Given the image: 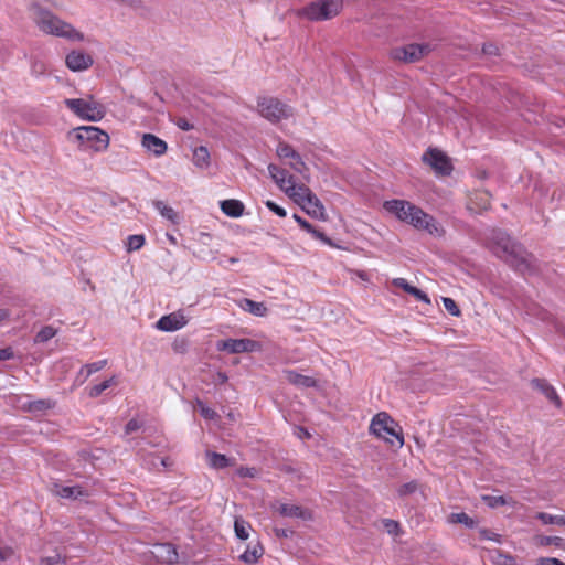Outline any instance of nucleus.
I'll list each match as a JSON object with an SVG mask.
<instances>
[{
	"mask_svg": "<svg viewBox=\"0 0 565 565\" xmlns=\"http://www.w3.org/2000/svg\"><path fill=\"white\" fill-rule=\"evenodd\" d=\"M387 212L394 214L399 221L407 223L416 230L426 231L435 237H441L445 234L444 227L436 218L424 212L417 205L405 200H391L384 203Z\"/></svg>",
	"mask_w": 565,
	"mask_h": 565,
	"instance_id": "nucleus-1",
	"label": "nucleus"
},
{
	"mask_svg": "<svg viewBox=\"0 0 565 565\" xmlns=\"http://www.w3.org/2000/svg\"><path fill=\"white\" fill-rule=\"evenodd\" d=\"M491 249L494 255L521 273L532 270V258L524 247L514 242L505 232L493 231L490 237Z\"/></svg>",
	"mask_w": 565,
	"mask_h": 565,
	"instance_id": "nucleus-2",
	"label": "nucleus"
},
{
	"mask_svg": "<svg viewBox=\"0 0 565 565\" xmlns=\"http://www.w3.org/2000/svg\"><path fill=\"white\" fill-rule=\"evenodd\" d=\"M34 22L39 29L46 33L71 41H83L84 34L76 30L72 24L61 20L49 10L34 6Z\"/></svg>",
	"mask_w": 565,
	"mask_h": 565,
	"instance_id": "nucleus-3",
	"label": "nucleus"
},
{
	"mask_svg": "<svg viewBox=\"0 0 565 565\" xmlns=\"http://www.w3.org/2000/svg\"><path fill=\"white\" fill-rule=\"evenodd\" d=\"M68 138L77 141L82 150L93 149L96 152H100L109 146L108 134L95 126L77 127L68 132Z\"/></svg>",
	"mask_w": 565,
	"mask_h": 565,
	"instance_id": "nucleus-4",
	"label": "nucleus"
},
{
	"mask_svg": "<svg viewBox=\"0 0 565 565\" xmlns=\"http://www.w3.org/2000/svg\"><path fill=\"white\" fill-rule=\"evenodd\" d=\"M64 104L77 117L88 121H99L106 114L104 106L93 95L87 98H66Z\"/></svg>",
	"mask_w": 565,
	"mask_h": 565,
	"instance_id": "nucleus-5",
	"label": "nucleus"
},
{
	"mask_svg": "<svg viewBox=\"0 0 565 565\" xmlns=\"http://www.w3.org/2000/svg\"><path fill=\"white\" fill-rule=\"evenodd\" d=\"M340 10V0H318L302 8L300 14L311 21H323L338 15Z\"/></svg>",
	"mask_w": 565,
	"mask_h": 565,
	"instance_id": "nucleus-6",
	"label": "nucleus"
},
{
	"mask_svg": "<svg viewBox=\"0 0 565 565\" xmlns=\"http://www.w3.org/2000/svg\"><path fill=\"white\" fill-rule=\"evenodd\" d=\"M257 107L262 117L274 124L294 115L292 107L274 97L259 98Z\"/></svg>",
	"mask_w": 565,
	"mask_h": 565,
	"instance_id": "nucleus-7",
	"label": "nucleus"
},
{
	"mask_svg": "<svg viewBox=\"0 0 565 565\" xmlns=\"http://www.w3.org/2000/svg\"><path fill=\"white\" fill-rule=\"evenodd\" d=\"M433 50L434 47L429 43H411L404 46L393 47L388 55L393 61L411 64L422 61Z\"/></svg>",
	"mask_w": 565,
	"mask_h": 565,
	"instance_id": "nucleus-8",
	"label": "nucleus"
},
{
	"mask_svg": "<svg viewBox=\"0 0 565 565\" xmlns=\"http://www.w3.org/2000/svg\"><path fill=\"white\" fill-rule=\"evenodd\" d=\"M370 430L376 437H384V434L394 437L397 440L398 448H401L404 445L402 428L385 412H381L373 417L370 425Z\"/></svg>",
	"mask_w": 565,
	"mask_h": 565,
	"instance_id": "nucleus-9",
	"label": "nucleus"
},
{
	"mask_svg": "<svg viewBox=\"0 0 565 565\" xmlns=\"http://www.w3.org/2000/svg\"><path fill=\"white\" fill-rule=\"evenodd\" d=\"M218 351H225L231 354L256 352L262 349L259 342L252 339H226L216 344Z\"/></svg>",
	"mask_w": 565,
	"mask_h": 565,
	"instance_id": "nucleus-10",
	"label": "nucleus"
},
{
	"mask_svg": "<svg viewBox=\"0 0 565 565\" xmlns=\"http://www.w3.org/2000/svg\"><path fill=\"white\" fill-rule=\"evenodd\" d=\"M423 161L429 164L437 174L449 175L452 171L449 158L440 150L428 149L423 156Z\"/></svg>",
	"mask_w": 565,
	"mask_h": 565,
	"instance_id": "nucleus-11",
	"label": "nucleus"
},
{
	"mask_svg": "<svg viewBox=\"0 0 565 565\" xmlns=\"http://www.w3.org/2000/svg\"><path fill=\"white\" fill-rule=\"evenodd\" d=\"M268 172L275 183L285 192L292 193L295 190L294 177L288 173L287 170L279 168L278 166L270 163L268 164Z\"/></svg>",
	"mask_w": 565,
	"mask_h": 565,
	"instance_id": "nucleus-12",
	"label": "nucleus"
},
{
	"mask_svg": "<svg viewBox=\"0 0 565 565\" xmlns=\"http://www.w3.org/2000/svg\"><path fill=\"white\" fill-rule=\"evenodd\" d=\"M300 190L307 194V199L301 204L306 213L315 218L326 220L324 206L318 196L309 188H301Z\"/></svg>",
	"mask_w": 565,
	"mask_h": 565,
	"instance_id": "nucleus-13",
	"label": "nucleus"
},
{
	"mask_svg": "<svg viewBox=\"0 0 565 565\" xmlns=\"http://www.w3.org/2000/svg\"><path fill=\"white\" fill-rule=\"evenodd\" d=\"M65 63L71 71L82 72L89 68L94 60L89 54L74 50L66 55Z\"/></svg>",
	"mask_w": 565,
	"mask_h": 565,
	"instance_id": "nucleus-14",
	"label": "nucleus"
},
{
	"mask_svg": "<svg viewBox=\"0 0 565 565\" xmlns=\"http://www.w3.org/2000/svg\"><path fill=\"white\" fill-rule=\"evenodd\" d=\"M274 508L284 518L300 519L303 521H310L313 518L312 512L301 505L277 503Z\"/></svg>",
	"mask_w": 565,
	"mask_h": 565,
	"instance_id": "nucleus-15",
	"label": "nucleus"
},
{
	"mask_svg": "<svg viewBox=\"0 0 565 565\" xmlns=\"http://www.w3.org/2000/svg\"><path fill=\"white\" fill-rule=\"evenodd\" d=\"M188 323V320L180 311L161 317L157 322V328L161 331L172 332L180 330Z\"/></svg>",
	"mask_w": 565,
	"mask_h": 565,
	"instance_id": "nucleus-16",
	"label": "nucleus"
},
{
	"mask_svg": "<svg viewBox=\"0 0 565 565\" xmlns=\"http://www.w3.org/2000/svg\"><path fill=\"white\" fill-rule=\"evenodd\" d=\"M141 143L148 151L157 157L164 154L168 148L164 140L152 134H145Z\"/></svg>",
	"mask_w": 565,
	"mask_h": 565,
	"instance_id": "nucleus-17",
	"label": "nucleus"
},
{
	"mask_svg": "<svg viewBox=\"0 0 565 565\" xmlns=\"http://www.w3.org/2000/svg\"><path fill=\"white\" fill-rule=\"evenodd\" d=\"M531 384L534 388L539 390L556 407H561V398L557 395L555 388L548 382L541 379H533Z\"/></svg>",
	"mask_w": 565,
	"mask_h": 565,
	"instance_id": "nucleus-18",
	"label": "nucleus"
},
{
	"mask_svg": "<svg viewBox=\"0 0 565 565\" xmlns=\"http://www.w3.org/2000/svg\"><path fill=\"white\" fill-rule=\"evenodd\" d=\"M393 285L398 288H402L405 292L414 296L417 300L423 301L425 303H430V299L428 298V296L423 290L408 284L406 279L395 278L393 280Z\"/></svg>",
	"mask_w": 565,
	"mask_h": 565,
	"instance_id": "nucleus-19",
	"label": "nucleus"
},
{
	"mask_svg": "<svg viewBox=\"0 0 565 565\" xmlns=\"http://www.w3.org/2000/svg\"><path fill=\"white\" fill-rule=\"evenodd\" d=\"M286 379L289 383L298 387H316L318 382L316 379L297 373L296 371H287Z\"/></svg>",
	"mask_w": 565,
	"mask_h": 565,
	"instance_id": "nucleus-20",
	"label": "nucleus"
},
{
	"mask_svg": "<svg viewBox=\"0 0 565 565\" xmlns=\"http://www.w3.org/2000/svg\"><path fill=\"white\" fill-rule=\"evenodd\" d=\"M157 551L153 552L156 557L168 564L177 563L179 555L171 544H159L156 546Z\"/></svg>",
	"mask_w": 565,
	"mask_h": 565,
	"instance_id": "nucleus-21",
	"label": "nucleus"
},
{
	"mask_svg": "<svg viewBox=\"0 0 565 565\" xmlns=\"http://www.w3.org/2000/svg\"><path fill=\"white\" fill-rule=\"evenodd\" d=\"M264 554V547L259 542L247 545L245 552L239 556V559L245 564H255Z\"/></svg>",
	"mask_w": 565,
	"mask_h": 565,
	"instance_id": "nucleus-22",
	"label": "nucleus"
},
{
	"mask_svg": "<svg viewBox=\"0 0 565 565\" xmlns=\"http://www.w3.org/2000/svg\"><path fill=\"white\" fill-rule=\"evenodd\" d=\"M239 308L256 317H264L267 315V308L263 302H256L252 299L244 298L238 301Z\"/></svg>",
	"mask_w": 565,
	"mask_h": 565,
	"instance_id": "nucleus-23",
	"label": "nucleus"
},
{
	"mask_svg": "<svg viewBox=\"0 0 565 565\" xmlns=\"http://www.w3.org/2000/svg\"><path fill=\"white\" fill-rule=\"evenodd\" d=\"M221 210L227 216L239 217L243 215L244 204L238 200L228 199L221 202Z\"/></svg>",
	"mask_w": 565,
	"mask_h": 565,
	"instance_id": "nucleus-24",
	"label": "nucleus"
},
{
	"mask_svg": "<svg viewBox=\"0 0 565 565\" xmlns=\"http://www.w3.org/2000/svg\"><path fill=\"white\" fill-rule=\"evenodd\" d=\"M294 220L298 223V225L306 232L310 233L315 238L320 239L327 244H330V239L324 235V233L316 230L308 221L299 216L298 214H294Z\"/></svg>",
	"mask_w": 565,
	"mask_h": 565,
	"instance_id": "nucleus-25",
	"label": "nucleus"
},
{
	"mask_svg": "<svg viewBox=\"0 0 565 565\" xmlns=\"http://www.w3.org/2000/svg\"><path fill=\"white\" fill-rule=\"evenodd\" d=\"M193 163L203 169L210 164V152L206 147L200 146L193 150Z\"/></svg>",
	"mask_w": 565,
	"mask_h": 565,
	"instance_id": "nucleus-26",
	"label": "nucleus"
},
{
	"mask_svg": "<svg viewBox=\"0 0 565 565\" xmlns=\"http://www.w3.org/2000/svg\"><path fill=\"white\" fill-rule=\"evenodd\" d=\"M206 458L210 467L214 469H224L230 466V459L225 455L206 451Z\"/></svg>",
	"mask_w": 565,
	"mask_h": 565,
	"instance_id": "nucleus-27",
	"label": "nucleus"
},
{
	"mask_svg": "<svg viewBox=\"0 0 565 565\" xmlns=\"http://www.w3.org/2000/svg\"><path fill=\"white\" fill-rule=\"evenodd\" d=\"M536 544L540 546H550L553 545L557 548L565 550V539L559 536H547V535H539L535 537Z\"/></svg>",
	"mask_w": 565,
	"mask_h": 565,
	"instance_id": "nucleus-28",
	"label": "nucleus"
},
{
	"mask_svg": "<svg viewBox=\"0 0 565 565\" xmlns=\"http://www.w3.org/2000/svg\"><path fill=\"white\" fill-rule=\"evenodd\" d=\"M57 495L65 499H77L86 494L79 486H64L60 487L56 491Z\"/></svg>",
	"mask_w": 565,
	"mask_h": 565,
	"instance_id": "nucleus-29",
	"label": "nucleus"
},
{
	"mask_svg": "<svg viewBox=\"0 0 565 565\" xmlns=\"http://www.w3.org/2000/svg\"><path fill=\"white\" fill-rule=\"evenodd\" d=\"M55 406V402L53 399H38L30 402L26 406V409L31 413H43L47 409H51Z\"/></svg>",
	"mask_w": 565,
	"mask_h": 565,
	"instance_id": "nucleus-30",
	"label": "nucleus"
},
{
	"mask_svg": "<svg viewBox=\"0 0 565 565\" xmlns=\"http://www.w3.org/2000/svg\"><path fill=\"white\" fill-rule=\"evenodd\" d=\"M250 524L242 518H235L234 532L237 539L247 540L249 536Z\"/></svg>",
	"mask_w": 565,
	"mask_h": 565,
	"instance_id": "nucleus-31",
	"label": "nucleus"
},
{
	"mask_svg": "<svg viewBox=\"0 0 565 565\" xmlns=\"http://www.w3.org/2000/svg\"><path fill=\"white\" fill-rule=\"evenodd\" d=\"M153 206L160 212V214L172 223H178V213L170 206H167L162 201H154Z\"/></svg>",
	"mask_w": 565,
	"mask_h": 565,
	"instance_id": "nucleus-32",
	"label": "nucleus"
},
{
	"mask_svg": "<svg viewBox=\"0 0 565 565\" xmlns=\"http://www.w3.org/2000/svg\"><path fill=\"white\" fill-rule=\"evenodd\" d=\"M535 519L540 520L543 524L565 525V513L559 515H552L546 512H537Z\"/></svg>",
	"mask_w": 565,
	"mask_h": 565,
	"instance_id": "nucleus-33",
	"label": "nucleus"
},
{
	"mask_svg": "<svg viewBox=\"0 0 565 565\" xmlns=\"http://www.w3.org/2000/svg\"><path fill=\"white\" fill-rule=\"evenodd\" d=\"M491 561L494 565H514L515 564V559L513 556L505 554L500 550L492 551Z\"/></svg>",
	"mask_w": 565,
	"mask_h": 565,
	"instance_id": "nucleus-34",
	"label": "nucleus"
},
{
	"mask_svg": "<svg viewBox=\"0 0 565 565\" xmlns=\"http://www.w3.org/2000/svg\"><path fill=\"white\" fill-rule=\"evenodd\" d=\"M116 384H117L116 376H111L110 379L105 380L102 383L92 386L89 390V396L98 397L104 391H106L107 388H109L110 386L116 385Z\"/></svg>",
	"mask_w": 565,
	"mask_h": 565,
	"instance_id": "nucleus-35",
	"label": "nucleus"
},
{
	"mask_svg": "<svg viewBox=\"0 0 565 565\" xmlns=\"http://www.w3.org/2000/svg\"><path fill=\"white\" fill-rule=\"evenodd\" d=\"M449 521L451 523L463 524L469 529H473L477 525V522L465 512L451 513L449 516Z\"/></svg>",
	"mask_w": 565,
	"mask_h": 565,
	"instance_id": "nucleus-36",
	"label": "nucleus"
},
{
	"mask_svg": "<svg viewBox=\"0 0 565 565\" xmlns=\"http://www.w3.org/2000/svg\"><path fill=\"white\" fill-rule=\"evenodd\" d=\"M56 334V329L52 326L43 327L35 335L36 343H44L51 340Z\"/></svg>",
	"mask_w": 565,
	"mask_h": 565,
	"instance_id": "nucleus-37",
	"label": "nucleus"
},
{
	"mask_svg": "<svg viewBox=\"0 0 565 565\" xmlns=\"http://www.w3.org/2000/svg\"><path fill=\"white\" fill-rule=\"evenodd\" d=\"M289 166L300 174H305V172L309 170L298 152H296L295 156H292Z\"/></svg>",
	"mask_w": 565,
	"mask_h": 565,
	"instance_id": "nucleus-38",
	"label": "nucleus"
},
{
	"mask_svg": "<svg viewBox=\"0 0 565 565\" xmlns=\"http://www.w3.org/2000/svg\"><path fill=\"white\" fill-rule=\"evenodd\" d=\"M145 244L143 235H130L127 241V249L128 252H134L140 249Z\"/></svg>",
	"mask_w": 565,
	"mask_h": 565,
	"instance_id": "nucleus-39",
	"label": "nucleus"
},
{
	"mask_svg": "<svg viewBox=\"0 0 565 565\" xmlns=\"http://www.w3.org/2000/svg\"><path fill=\"white\" fill-rule=\"evenodd\" d=\"M106 364H107V360H100L97 362L88 363L82 367L81 373L84 372V370H85L86 371L85 377H88L93 373H96V372L103 370L106 366Z\"/></svg>",
	"mask_w": 565,
	"mask_h": 565,
	"instance_id": "nucleus-40",
	"label": "nucleus"
},
{
	"mask_svg": "<svg viewBox=\"0 0 565 565\" xmlns=\"http://www.w3.org/2000/svg\"><path fill=\"white\" fill-rule=\"evenodd\" d=\"M277 156L281 159H291L292 156H295V153L297 151L294 150V148L286 143V142H280L278 146H277Z\"/></svg>",
	"mask_w": 565,
	"mask_h": 565,
	"instance_id": "nucleus-41",
	"label": "nucleus"
},
{
	"mask_svg": "<svg viewBox=\"0 0 565 565\" xmlns=\"http://www.w3.org/2000/svg\"><path fill=\"white\" fill-rule=\"evenodd\" d=\"M482 500L490 508H498L507 504V500L502 495H483Z\"/></svg>",
	"mask_w": 565,
	"mask_h": 565,
	"instance_id": "nucleus-42",
	"label": "nucleus"
},
{
	"mask_svg": "<svg viewBox=\"0 0 565 565\" xmlns=\"http://www.w3.org/2000/svg\"><path fill=\"white\" fill-rule=\"evenodd\" d=\"M443 303L445 309L454 317H459L461 311L452 298L444 297Z\"/></svg>",
	"mask_w": 565,
	"mask_h": 565,
	"instance_id": "nucleus-43",
	"label": "nucleus"
},
{
	"mask_svg": "<svg viewBox=\"0 0 565 565\" xmlns=\"http://www.w3.org/2000/svg\"><path fill=\"white\" fill-rule=\"evenodd\" d=\"M417 489H418V483H417V481L413 480V481L402 484L398 488L397 492H398L399 497H405V495L414 493Z\"/></svg>",
	"mask_w": 565,
	"mask_h": 565,
	"instance_id": "nucleus-44",
	"label": "nucleus"
},
{
	"mask_svg": "<svg viewBox=\"0 0 565 565\" xmlns=\"http://www.w3.org/2000/svg\"><path fill=\"white\" fill-rule=\"evenodd\" d=\"M196 405L200 409V414L206 419H215L217 414L214 409L207 407L201 399H196Z\"/></svg>",
	"mask_w": 565,
	"mask_h": 565,
	"instance_id": "nucleus-45",
	"label": "nucleus"
},
{
	"mask_svg": "<svg viewBox=\"0 0 565 565\" xmlns=\"http://www.w3.org/2000/svg\"><path fill=\"white\" fill-rule=\"evenodd\" d=\"M382 522H383V525L388 534H394V535L399 534L401 529H399L398 522L391 520V519H384Z\"/></svg>",
	"mask_w": 565,
	"mask_h": 565,
	"instance_id": "nucleus-46",
	"label": "nucleus"
},
{
	"mask_svg": "<svg viewBox=\"0 0 565 565\" xmlns=\"http://www.w3.org/2000/svg\"><path fill=\"white\" fill-rule=\"evenodd\" d=\"M301 188H307V186L303 184H301V185L295 184V190L292 191L294 194H291V193H286V194L288 196L292 198L299 204H302L305 202V200L307 199V194L300 190Z\"/></svg>",
	"mask_w": 565,
	"mask_h": 565,
	"instance_id": "nucleus-47",
	"label": "nucleus"
},
{
	"mask_svg": "<svg viewBox=\"0 0 565 565\" xmlns=\"http://www.w3.org/2000/svg\"><path fill=\"white\" fill-rule=\"evenodd\" d=\"M266 206L271 211L274 212L276 215L280 216V217H285L286 216V210L281 206H279L277 203H275L274 201H266Z\"/></svg>",
	"mask_w": 565,
	"mask_h": 565,
	"instance_id": "nucleus-48",
	"label": "nucleus"
},
{
	"mask_svg": "<svg viewBox=\"0 0 565 565\" xmlns=\"http://www.w3.org/2000/svg\"><path fill=\"white\" fill-rule=\"evenodd\" d=\"M480 537L483 540H491L495 542H500L501 535L497 534L488 529H480L479 530Z\"/></svg>",
	"mask_w": 565,
	"mask_h": 565,
	"instance_id": "nucleus-49",
	"label": "nucleus"
},
{
	"mask_svg": "<svg viewBox=\"0 0 565 565\" xmlns=\"http://www.w3.org/2000/svg\"><path fill=\"white\" fill-rule=\"evenodd\" d=\"M140 427H141V424L137 419L132 418L126 424L125 433L131 434V433L138 430Z\"/></svg>",
	"mask_w": 565,
	"mask_h": 565,
	"instance_id": "nucleus-50",
	"label": "nucleus"
},
{
	"mask_svg": "<svg viewBox=\"0 0 565 565\" xmlns=\"http://www.w3.org/2000/svg\"><path fill=\"white\" fill-rule=\"evenodd\" d=\"M13 356H14V352H13L12 348L8 347V348L0 349V361L10 360Z\"/></svg>",
	"mask_w": 565,
	"mask_h": 565,
	"instance_id": "nucleus-51",
	"label": "nucleus"
},
{
	"mask_svg": "<svg viewBox=\"0 0 565 565\" xmlns=\"http://www.w3.org/2000/svg\"><path fill=\"white\" fill-rule=\"evenodd\" d=\"M177 126L183 131H190L194 128L192 124L189 122L185 118H179L177 121Z\"/></svg>",
	"mask_w": 565,
	"mask_h": 565,
	"instance_id": "nucleus-52",
	"label": "nucleus"
},
{
	"mask_svg": "<svg viewBox=\"0 0 565 565\" xmlns=\"http://www.w3.org/2000/svg\"><path fill=\"white\" fill-rule=\"evenodd\" d=\"M537 565H565L557 558L543 557L539 559Z\"/></svg>",
	"mask_w": 565,
	"mask_h": 565,
	"instance_id": "nucleus-53",
	"label": "nucleus"
},
{
	"mask_svg": "<svg viewBox=\"0 0 565 565\" xmlns=\"http://www.w3.org/2000/svg\"><path fill=\"white\" fill-rule=\"evenodd\" d=\"M482 52L484 54H489V55H497L498 54V47L493 43H486L482 46Z\"/></svg>",
	"mask_w": 565,
	"mask_h": 565,
	"instance_id": "nucleus-54",
	"label": "nucleus"
},
{
	"mask_svg": "<svg viewBox=\"0 0 565 565\" xmlns=\"http://www.w3.org/2000/svg\"><path fill=\"white\" fill-rule=\"evenodd\" d=\"M61 561V557L60 555H55V556H50V557H44L41 559V564L42 565H56L58 564Z\"/></svg>",
	"mask_w": 565,
	"mask_h": 565,
	"instance_id": "nucleus-55",
	"label": "nucleus"
},
{
	"mask_svg": "<svg viewBox=\"0 0 565 565\" xmlns=\"http://www.w3.org/2000/svg\"><path fill=\"white\" fill-rule=\"evenodd\" d=\"M275 534L277 537L287 539L294 534V531L288 529H275Z\"/></svg>",
	"mask_w": 565,
	"mask_h": 565,
	"instance_id": "nucleus-56",
	"label": "nucleus"
},
{
	"mask_svg": "<svg viewBox=\"0 0 565 565\" xmlns=\"http://www.w3.org/2000/svg\"><path fill=\"white\" fill-rule=\"evenodd\" d=\"M228 380V376L224 372H217L214 377V383L216 384H224Z\"/></svg>",
	"mask_w": 565,
	"mask_h": 565,
	"instance_id": "nucleus-57",
	"label": "nucleus"
},
{
	"mask_svg": "<svg viewBox=\"0 0 565 565\" xmlns=\"http://www.w3.org/2000/svg\"><path fill=\"white\" fill-rule=\"evenodd\" d=\"M11 548H0V561H4L12 555Z\"/></svg>",
	"mask_w": 565,
	"mask_h": 565,
	"instance_id": "nucleus-58",
	"label": "nucleus"
},
{
	"mask_svg": "<svg viewBox=\"0 0 565 565\" xmlns=\"http://www.w3.org/2000/svg\"><path fill=\"white\" fill-rule=\"evenodd\" d=\"M252 470H253V469H249V468H242V469H241V471H239V473H241V476H243V477H247V476H248V477H253V476H254V473L252 472Z\"/></svg>",
	"mask_w": 565,
	"mask_h": 565,
	"instance_id": "nucleus-59",
	"label": "nucleus"
},
{
	"mask_svg": "<svg viewBox=\"0 0 565 565\" xmlns=\"http://www.w3.org/2000/svg\"><path fill=\"white\" fill-rule=\"evenodd\" d=\"M10 313L7 309H0V322L7 320Z\"/></svg>",
	"mask_w": 565,
	"mask_h": 565,
	"instance_id": "nucleus-60",
	"label": "nucleus"
},
{
	"mask_svg": "<svg viewBox=\"0 0 565 565\" xmlns=\"http://www.w3.org/2000/svg\"><path fill=\"white\" fill-rule=\"evenodd\" d=\"M160 462H161V465H162L163 467H168V466H169V463H168V458H161V459H160Z\"/></svg>",
	"mask_w": 565,
	"mask_h": 565,
	"instance_id": "nucleus-61",
	"label": "nucleus"
},
{
	"mask_svg": "<svg viewBox=\"0 0 565 565\" xmlns=\"http://www.w3.org/2000/svg\"><path fill=\"white\" fill-rule=\"evenodd\" d=\"M228 262H230L231 264H236V263L238 262V258H236V257H231V258H228Z\"/></svg>",
	"mask_w": 565,
	"mask_h": 565,
	"instance_id": "nucleus-62",
	"label": "nucleus"
},
{
	"mask_svg": "<svg viewBox=\"0 0 565 565\" xmlns=\"http://www.w3.org/2000/svg\"><path fill=\"white\" fill-rule=\"evenodd\" d=\"M173 348H174V350H175V351L181 352V350H180V349H181V345H178V343H177V342L173 344Z\"/></svg>",
	"mask_w": 565,
	"mask_h": 565,
	"instance_id": "nucleus-63",
	"label": "nucleus"
},
{
	"mask_svg": "<svg viewBox=\"0 0 565 565\" xmlns=\"http://www.w3.org/2000/svg\"><path fill=\"white\" fill-rule=\"evenodd\" d=\"M173 348H174V350H175V351L181 352V350H180V349H181V345H178V343H177V342L173 344Z\"/></svg>",
	"mask_w": 565,
	"mask_h": 565,
	"instance_id": "nucleus-64",
	"label": "nucleus"
}]
</instances>
